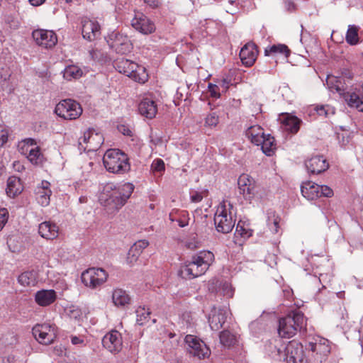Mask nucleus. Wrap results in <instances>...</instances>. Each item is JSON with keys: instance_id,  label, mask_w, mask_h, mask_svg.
Instances as JSON below:
<instances>
[{"instance_id": "58836bf2", "label": "nucleus", "mask_w": 363, "mask_h": 363, "mask_svg": "<svg viewBox=\"0 0 363 363\" xmlns=\"http://www.w3.org/2000/svg\"><path fill=\"white\" fill-rule=\"evenodd\" d=\"M359 28L354 25H350L346 33V42L352 45L359 43L358 37Z\"/></svg>"}, {"instance_id": "a19ab883", "label": "nucleus", "mask_w": 363, "mask_h": 363, "mask_svg": "<svg viewBox=\"0 0 363 363\" xmlns=\"http://www.w3.org/2000/svg\"><path fill=\"white\" fill-rule=\"evenodd\" d=\"M26 151H28L27 157L30 161V162L33 164H38L41 161L42 155L40 153L39 147L36 146V145H33L30 149L26 148Z\"/></svg>"}, {"instance_id": "052dcab7", "label": "nucleus", "mask_w": 363, "mask_h": 363, "mask_svg": "<svg viewBox=\"0 0 363 363\" xmlns=\"http://www.w3.org/2000/svg\"><path fill=\"white\" fill-rule=\"evenodd\" d=\"M29 3L33 6H38L42 5L45 0H28Z\"/></svg>"}, {"instance_id": "f3484780", "label": "nucleus", "mask_w": 363, "mask_h": 363, "mask_svg": "<svg viewBox=\"0 0 363 363\" xmlns=\"http://www.w3.org/2000/svg\"><path fill=\"white\" fill-rule=\"evenodd\" d=\"M132 26L143 34H150L155 30V24L143 13H137L131 21Z\"/></svg>"}, {"instance_id": "3c124183", "label": "nucleus", "mask_w": 363, "mask_h": 363, "mask_svg": "<svg viewBox=\"0 0 363 363\" xmlns=\"http://www.w3.org/2000/svg\"><path fill=\"white\" fill-rule=\"evenodd\" d=\"M9 211L6 208H0V230L4 228L8 221Z\"/></svg>"}, {"instance_id": "4c0bfd02", "label": "nucleus", "mask_w": 363, "mask_h": 363, "mask_svg": "<svg viewBox=\"0 0 363 363\" xmlns=\"http://www.w3.org/2000/svg\"><path fill=\"white\" fill-rule=\"evenodd\" d=\"M220 343L225 347L234 345L236 342V336L229 330H223L219 335Z\"/></svg>"}, {"instance_id": "a878e982", "label": "nucleus", "mask_w": 363, "mask_h": 363, "mask_svg": "<svg viewBox=\"0 0 363 363\" xmlns=\"http://www.w3.org/2000/svg\"><path fill=\"white\" fill-rule=\"evenodd\" d=\"M226 320V312L223 309L213 308L209 315L208 322L213 330H220Z\"/></svg>"}, {"instance_id": "f257e3e1", "label": "nucleus", "mask_w": 363, "mask_h": 363, "mask_svg": "<svg viewBox=\"0 0 363 363\" xmlns=\"http://www.w3.org/2000/svg\"><path fill=\"white\" fill-rule=\"evenodd\" d=\"M352 77L350 71L340 76L328 75L326 85L330 91L337 93L350 107L363 112V83L353 85Z\"/></svg>"}, {"instance_id": "72a5a7b5", "label": "nucleus", "mask_w": 363, "mask_h": 363, "mask_svg": "<svg viewBox=\"0 0 363 363\" xmlns=\"http://www.w3.org/2000/svg\"><path fill=\"white\" fill-rule=\"evenodd\" d=\"M278 54L283 55L285 57H287L290 54V50L284 44L273 45L266 48L264 50V55L266 56L277 55Z\"/></svg>"}, {"instance_id": "e433bc0d", "label": "nucleus", "mask_w": 363, "mask_h": 363, "mask_svg": "<svg viewBox=\"0 0 363 363\" xmlns=\"http://www.w3.org/2000/svg\"><path fill=\"white\" fill-rule=\"evenodd\" d=\"M18 283L23 286H33L37 283L36 274L34 272H25L18 277Z\"/></svg>"}, {"instance_id": "13d9d810", "label": "nucleus", "mask_w": 363, "mask_h": 363, "mask_svg": "<svg viewBox=\"0 0 363 363\" xmlns=\"http://www.w3.org/2000/svg\"><path fill=\"white\" fill-rule=\"evenodd\" d=\"M71 342L73 345H83L84 342L83 339L77 336L72 337Z\"/></svg>"}, {"instance_id": "4468645a", "label": "nucleus", "mask_w": 363, "mask_h": 363, "mask_svg": "<svg viewBox=\"0 0 363 363\" xmlns=\"http://www.w3.org/2000/svg\"><path fill=\"white\" fill-rule=\"evenodd\" d=\"M32 36L35 43L43 48L50 49L57 43V35L50 30H35L32 33Z\"/></svg>"}, {"instance_id": "774afa93", "label": "nucleus", "mask_w": 363, "mask_h": 363, "mask_svg": "<svg viewBox=\"0 0 363 363\" xmlns=\"http://www.w3.org/2000/svg\"><path fill=\"white\" fill-rule=\"evenodd\" d=\"M3 172H4V167L0 166V176L3 174Z\"/></svg>"}, {"instance_id": "a18cd8bd", "label": "nucleus", "mask_w": 363, "mask_h": 363, "mask_svg": "<svg viewBox=\"0 0 363 363\" xmlns=\"http://www.w3.org/2000/svg\"><path fill=\"white\" fill-rule=\"evenodd\" d=\"M279 221L280 218L277 216H275V215H273L272 217H269L267 225L273 233H278L279 228Z\"/></svg>"}, {"instance_id": "2eb2a0df", "label": "nucleus", "mask_w": 363, "mask_h": 363, "mask_svg": "<svg viewBox=\"0 0 363 363\" xmlns=\"http://www.w3.org/2000/svg\"><path fill=\"white\" fill-rule=\"evenodd\" d=\"M185 342L188 346L189 352L199 359H204L210 354V350L206 345L193 335H186Z\"/></svg>"}, {"instance_id": "20e7f679", "label": "nucleus", "mask_w": 363, "mask_h": 363, "mask_svg": "<svg viewBox=\"0 0 363 363\" xmlns=\"http://www.w3.org/2000/svg\"><path fill=\"white\" fill-rule=\"evenodd\" d=\"M214 262V255L210 251H201L194 255L180 269L186 279H194L203 275Z\"/></svg>"}, {"instance_id": "c03bdc74", "label": "nucleus", "mask_w": 363, "mask_h": 363, "mask_svg": "<svg viewBox=\"0 0 363 363\" xmlns=\"http://www.w3.org/2000/svg\"><path fill=\"white\" fill-rule=\"evenodd\" d=\"M33 145H36V143L35 142V140L32 138H27V139H25L24 140H23L22 142H21L18 144V147L22 154L28 155V151H26V148L30 149V147L32 146H33Z\"/></svg>"}, {"instance_id": "ea45409f", "label": "nucleus", "mask_w": 363, "mask_h": 363, "mask_svg": "<svg viewBox=\"0 0 363 363\" xmlns=\"http://www.w3.org/2000/svg\"><path fill=\"white\" fill-rule=\"evenodd\" d=\"M136 321L140 325H143L147 323L150 319V312L149 309L145 307L140 306L136 310Z\"/></svg>"}, {"instance_id": "a211bd4d", "label": "nucleus", "mask_w": 363, "mask_h": 363, "mask_svg": "<svg viewBox=\"0 0 363 363\" xmlns=\"http://www.w3.org/2000/svg\"><path fill=\"white\" fill-rule=\"evenodd\" d=\"M102 344L111 352H120L123 346L121 334L117 330H111L104 335Z\"/></svg>"}, {"instance_id": "4be33fe9", "label": "nucleus", "mask_w": 363, "mask_h": 363, "mask_svg": "<svg viewBox=\"0 0 363 363\" xmlns=\"http://www.w3.org/2000/svg\"><path fill=\"white\" fill-rule=\"evenodd\" d=\"M139 113L149 119H152L157 113V105L152 99L149 97L143 98L138 106Z\"/></svg>"}, {"instance_id": "6ab92c4d", "label": "nucleus", "mask_w": 363, "mask_h": 363, "mask_svg": "<svg viewBox=\"0 0 363 363\" xmlns=\"http://www.w3.org/2000/svg\"><path fill=\"white\" fill-rule=\"evenodd\" d=\"M82 33L84 39L92 41L101 35L100 26L96 21L84 18L82 21Z\"/></svg>"}, {"instance_id": "f704fd0d", "label": "nucleus", "mask_w": 363, "mask_h": 363, "mask_svg": "<svg viewBox=\"0 0 363 363\" xmlns=\"http://www.w3.org/2000/svg\"><path fill=\"white\" fill-rule=\"evenodd\" d=\"M169 216L171 221H177L181 228L186 227L189 225V213L185 211H176L175 213L171 212Z\"/></svg>"}, {"instance_id": "7ed1b4c3", "label": "nucleus", "mask_w": 363, "mask_h": 363, "mask_svg": "<svg viewBox=\"0 0 363 363\" xmlns=\"http://www.w3.org/2000/svg\"><path fill=\"white\" fill-rule=\"evenodd\" d=\"M134 188V185L129 182L121 184L106 183L99 194V201L107 210L118 211L127 203Z\"/></svg>"}, {"instance_id": "39448f33", "label": "nucleus", "mask_w": 363, "mask_h": 363, "mask_svg": "<svg viewBox=\"0 0 363 363\" xmlns=\"http://www.w3.org/2000/svg\"><path fill=\"white\" fill-rule=\"evenodd\" d=\"M306 318L300 311H292L279 320L278 334L281 338H291L298 331L305 329Z\"/></svg>"}, {"instance_id": "69168bd1", "label": "nucleus", "mask_w": 363, "mask_h": 363, "mask_svg": "<svg viewBox=\"0 0 363 363\" xmlns=\"http://www.w3.org/2000/svg\"><path fill=\"white\" fill-rule=\"evenodd\" d=\"M228 3L230 5H233L234 4H237V0H228Z\"/></svg>"}, {"instance_id": "5fc2aeb1", "label": "nucleus", "mask_w": 363, "mask_h": 363, "mask_svg": "<svg viewBox=\"0 0 363 363\" xmlns=\"http://www.w3.org/2000/svg\"><path fill=\"white\" fill-rule=\"evenodd\" d=\"M203 195L202 192L194 191L191 194L190 199L193 203H199L202 201Z\"/></svg>"}, {"instance_id": "79ce46f5", "label": "nucleus", "mask_w": 363, "mask_h": 363, "mask_svg": "<svg viewBox=\"0 0 363 363\" xmlns=\"http://www.w3.org/2000/svg\"><path fill=\"white\" fill-rule=\"evenodd\" d=\"M220 86L225 91L228 88V83L225 79L220 82L218 85L213 84L211 83L208 84V91L212 97L219 98L220 96Z\"/></svg>"}, {"instance_id": "c85d7f7f", "label": "nucleus", "mask_w": 363, "mask_h": 363, "mask_svg": "<svg viewBox=\"0 0 363 363\" xmlns=\"http://www.w3.org/2000/svg\"><path fill=\"white\" fill-rule=\"evenodd\" d=\"M23 190V185L21 179L15 176L9 177L6 192L8 196L15 198L18 196Z\"/></svg>"}, {"instance_id": "f03ea898", "label": "nucleus", "mask_w": 363, "mask_h": 363, "mask_svg": "<svg viewBox=\"0 0 363 363\" xmlns=\"http://www.w3.org/2000/svg\"><path fill=\"white\" fill-rule=\"evenodd\" d=\"M308 357L306 358L303 347L296 342H290L285 348V361L287 363H322L330 352L328 340L323 337L314 339L308 343Z\"/></svg>"}, {"instance_id": "6e6552de", "label": "nucleus", "mask_w": 363, "mask_h": 363, "mask_svg": "<svg viewBox=\"0 0 363 363\" xmlns=\"http://www.w3.org/2000/svg\"><path fill=\"white\" fill-rule=\"evenodd\" d=\"M232 204L225 201L218 205L214 216L215 226L218 232L228 233L233 230L235 220L232 217Z\"/></svg>"}, {"instance_id": "cd10ccee", "label": "nucleus", "mask_w": 363, "mask_h": 363, "mask_svg": "<svg viewBox=\"0 0 363 363\" xmlns=\"http://www.w3.org/2000/svg\"><path fill=\"white\" fill-rule=\"evenodd\" d=\"M149 245V242L146 240H140L135 242L133 245L130 248L127 260L129 263H135L143 251Z\"/></svg>"}, {"instance_id": "ddd939ff", "label": "nucleus", "mask_w": 363, "mask_h": 363, "mask_svg": "<svg viewBox=\"0 0 363 363\" xmlns=\"http://www.w3.org/2000/svg\"><path fill=\"white\" fill-rule=\"evenodd\" d=\"M107 42L111 48L118 54H127L132 50V43L128 37L118 32L112 33Z\"/></svg>"}, {"instance_id": "bf43d9fd", "label": "nucleus", "mask_w": 363, "mask_h": 363, "mask_svg": "<svg viewBox=\"0 0 363 363\" xmlns=\"http://www.w3.org/2000/svg\"><path fill=\"white\" fill-rule=\"evenodd\" d=\"M81 315H82L81 311L77 308L70 311V316L72 318L77 319L79 317H80Z\"/></svg>"}, {"instance_id": "f8f14e48", "label": "nucleus", "mask_w": 363, "mask_h": 363, "mask_svg": "<svg viewBox=\"0 0 363 363\" xmlns=\"http://www.w3.org/2000/svg\"><path fill=\"white\" fill-rule=\"evenodd\" d=\"M32 332L35 340L43 345L52 343L56 337L55 326L48 323L35 325Z\"/></svg>"}, {"instance_id": "5701e85b", "label": "nucleus", "mask_w": 363, "mask_h": 363, "mask_svg": "<svg viewBox=\"0 0 363 363\" xmlns=\"http://www.w3.org/2000/svg\"><path fill=\"white\" fill-rule=\"evenodd\" d=\"M57 293L53 289H41L35 294V303L43 307L52 304L57 299Z\"/></svg>"}, {"instance_id": "9b49d317", "label": "nucleus", "mask_w": 363, "mask_h": 363, "mask_svg": "<svg viewBox=\"0 0 363 363\" xmlns=\"http://www.w3.org/2000/svg\"><path fill=\"white\" fill-rule=\"evenodd\" d=\"M108 278L107 272L101 268H89L81 276L82 283L87 287L96 289L105 283Z\"/></svg>"}, {"instance_id": "1a4fd4ad", "label": "nucleus", "mask_w": 363, "mask_h": 363, "mask_svg": "<svg viewBox=\"0 0 363 363\" xmlns=\"http://www.w3.org/2000/svg\"><path fill=\"white\" fill-rule=\"evenodd\" d=\"M55 112L65 120H74L82 115V108L76 101L68 99L60 101L55 106Z\"/></svg>"}, {"instance_id": "09e8293b", "label": "nucleus", "mask_w": 363, "mask_h": 363, "mask_svg": "<svg viewBox=\"0 0 363 363\" xmlns=\"http://www.w3.org/2000/svg\"><path fill=\"white\" fill-rule=\"evenodd\" d=\"M151 168L154 172H161L164 170V162L162 159H156L152 162Z\"/></svg>"}, {"instance_id": "bb28decb", "label": "nucleus", "mask_w": 363, "mask_h": 363, "mask_svg": "<svg viewBox=\"0 0 363 363\" xmlns=\"http://www.w3.org/2000/svg\"><path fill=\"white\" fill-rule=\"evenodd\" d=\"M111 297L113 303L118 308H125L131 302V298L128 292L120 288L113 289Z\"/></svg>"}, {"instance_id": "de8ad7c7", "label": "nucleus", "mask_w": 363, "mask_h": 363, "mask_svg": "<svg viewBox=\"0 0 363 363\" xmlns=\"http://www.w3.org/2000/svg\"><path fill=\"white\" fill-rule=\"evenodd\" d=\"M318 115L328 116L330 113L333 114L334 110L328 105H318L314 108Z\"/></svg>"}, {"instance_id": "473e14b6", "label": "nucleus", "mask_w": 363, "mask_h": 363, "mask_svg": "<svg viewBox=\"0 0 363 363\" xmlns=\"http://www.w3.org/2000/svg\"><path fill=\"white\" fill-rule=\"evenodd\" d=\"M263 140L264 141H261L259 145L262 152L267 156L272 155L277 148V145L275 143L274 137L271 136L269 134H267L264 135Z\"/></svg>"}, {"instance_id": "4d7b16f0", "label": "nucleus", "mask_w": 363, "mask_h": 363, "mask_svg": "<svg viewBox=\"0 0 363 363\" xmlns=\"http://www.w3.org/2000/svg\"><path fill=\"white\" fill-rule=\"evenodd\" d=\"M145 4L152 9L157 8L160 5V0H143Z\"/></svg>"}, {"instance_id": "b1692460", "label": "nucleus", "mask_w": 363, "mask_h": 363, "mask_svg": "<svg viewBox=\"0 0 363 363\" xmlns=\"http://www.w3.org/2000/svg\"><path fill=\"white\" fill-rule=\"evenodd\" d=\"M38 233L44 239L54 240L58 237L59 227L51 221H44L39 224Z\"/></svg>"}, {"instance_id": "393cba45", "label": "nucleus", "mask_w": 363, "mask_h": 363, "mask_svg": "<svg viewBox=\"0 0 363 363\" xmlns=\"http://www.w3.org/2000/svg\"><path fill=\"white\" fill-rule=\"evenodd\" d=\"M35 194L36 199L41 206H48L50 203V197L52 194L50 182L42 181L41 184L36 188Z\"/></svg>"}, {"instance_id": "338daca9", "label": "nucleus", "mask_w": 363, "mask_h": 363, "mask_svg": "<svg viewBox=\"0 0 363 363\" xmlns=\"http://www.w3.org/2000/svg\"><path fill=\"white\" fill-rule=\"evenodd\" d=\"M79 201H80V203H84L86 201V197H80Z\"/></svg>"}, {"instance_id": "680f3d73", "label": "nucleus", "mask_w": 363, "mask_h": 363, "mask_svg": "<svg viewBox=\"0 0 363 363\" xmlns=\"http://www.w3.org/2000/svg\"><path fill=\"white\" fill-rule=\"evenodd\" d=\"M89 55L93 60H96L97 58L96 51L94 50H91L89 51Z\"/></svg>"}, {"instance_id": "7c9ffc66", "label": "nucleus", "mask_w": 363, "mask_h": 363, "mask_svg": "<svg viewBox=\"0 0 363 363\" xmlns=\"http://www.w3.org/2000/svg\"><path fill=\"white\" fill-rule=\"evenodd\" d=\"M266 134L263 128L258 125H252L246 130V136L255 145L259 146L261 141H264L263 138Z\"/></svg>"}, {"instance_id": "37998d69", "label": "nucleus", "mask_w": 363, "mask_h": 363, "mask_svg": "<svg viewBox=\"0 0 363 363\" xmlns=\"http://www.w3.org/2000/svg\"><path fill=\"white\" fill-rule=\"evenodd\" d=\"M235 235H240L244 239L248 238L252 235V230L245 227V224L240 221L238 223L235 229Z\"/></svg>"}, {"instance_id": "c9c22d12", "label": "nucleus", "mask_w": 363, "mask_h": 363, "mask_svg": "<svg viewBox=\"0 0 363 363\" xmlns=\"http://www.w3.org/2000/svg\"><path fill=\"white\" fill-rule=\"evenodd\" d=\"M63 77L67 81L77 79L83 75V71L77 65H69L63 71Z\"/></svg>"}, {"instance_id": "9d476101", "label": "nucleus", "mask_w": 363, "mask_h": 363, "mask_svg": "<svg viewBox=\"0 0 363 363\" xmlns=\"http://www.w3.org/2000/svg\"><path fill=\"white\" fill-rule=\"evenodd\" d=\"M103 135L93 128H89L79 138V149L83 151H96L104 143Z\"/></svg>"}, {"instance_id": "8fccbe9b", "label": "nucleus", "mask_w": 363, "mask_h": 363, "mask_svg": "<svg viewBox=\"0 0 363 363\" xmlns=\"http://www.w3.org/2000/svg\"><path fill=\"white\" fill-rule=\"evenodd\" d=\"M319 198L321 196L331 197L333 195V191L326 185H319Z\"/></svg>"}, {"instance_id": "0e129e2a", "label": "nucleus", "mask_w": 363, "mask_h": 363, "mask_svg": "<svg viewBox=\"0 0 363 363\" xmlns=\"http://www.w3.org/2000/svg\"><path fill=\"white\" fill-rule=\"evenodd\" d=\"M123 129H124V130H123V133L124 135H130V133H131V132H130V130H126L125 129V127H123Z\"/></svg>"}, {"instance_id": "aec40b11", "label": "nucleus", "mask_w": 363, "mask_h": 363, "mask_svg": "<svg viewBox=\"0 0 363 363\" xmlns=\"http://www.w3.org/2000/svg\"><path fill=\"white\" fill-rule=\"evenodd\" d=\"M258 55L257 45L253 43H247L241 49L240 57L242 63L246 67L254 65Z\"/></svg>"}, {"instance_id": "49530a36", "label": "nucleus", "mask_w": 363, "mask_h": 363, "mask_svg": "<svg viewBox=\"0 0 363 363\" xmlns=\"http://www.w3.org/2000/svg\"><path fill=\"white\" fill-rule=\"evenodd\" d=\"M219 122V117L216 113H210L205 118V125L207 127H216Z\"/></svg>"}, {"instance_id": "6e6d98bb", "label": "nucleus", "mask_w": 363, "mask_h": 363, "mask_svg": "<svg viewBox=\"0 0 363 363\" xmlns=\"http://www.w3.org/2000/svg\"><path fill=\"white\" fill-rule=\"evenodd\" d=\"M10 77H11V72H10L9 68H7V67H5V68L2 67L0 69V78L3 81L6 82V81L9 80Z\"/></svg>"}, {"instance_id": "412c9836", "label": "nucleus", "mask_w": 363, "mask_h": 363, "mask_svg": "<svg viewBox=\"0 0 363 363\" xmlns=\"http://www.w3.org/2000/svg\"><path fill=\"white\" fill-rule=\"evenodd\" d=\"M305 164L308 172L313 174H320L327 170L329 167V164L327 160L323 156L320 155L311 157L306 161Z\"/></svg>"}, {"instance_id": "0eeeda50", "label": "nucleus", "mask_w": 363, "mask_h": 363, "mask_svg": "<svg viewBox=\"0 0 363 363\" xmlns=\"http://www.w3.org/2000/svg\"><path fill=\"white\" fill-rule=\"evenodd\" d=\"M114 66L120 73H123L139 83L143 84L148 79V75L144 67L140 66L128 59H117L114 62Z\"/></svg>"}, {"instance_id": "c756f323", "label": "nucleus", "mask_w": 363, "mask_h": 363, "mask_svg": "<svg viewBox=\"0 0 363 363\" xmlns=\"http://www.w3.org/2000/svg\"><path fill=\"white\" fill-rule=\"evenodd\" d=\"M281 124L284 128L291 133H296L300 128L301 121L294 116H291L289 113L282 114Z\"/></svg>"}, {"instance_id": "e2e57ef3", "label": "nucleus", "mask_w": 363, "mask_h": 363, "mask_svg": "<svg viewBox=\"0 0 363 363\" xmlns=\"http://www.w3.org/2000/svg\"><path fill=\"white\" fill-rule=\"evenodd\" d=\"M357 157H358V159H359L360 161H362V162H363V150H362V151L359 153V155H358Z\"/></svg>"}, {"instance_id": "2f4dec72", "label": "nucleus", "mask_w": 363, "mask_h": 363, "mask_svg": "<svg viewBox=\"0 0 363 363\" xmlns=\"http://www.w3.org/2000/svg\"><path fill=\"white\" fill-rule=\"evenodd\" d=\"M319 185L312 182H306L301 186V194L308 200L319 198Z\"/></svg>"}, {"instance_id": "603ef678", "label": "nucleus", "mask_w": 363, "mask_h": 363, "mask_svg": "<svg viewBox=\"0 0 363 363\" xmlns=\"http://www.w3.org/2000/svg\"><path fill=\"white\" fill-rule=\"evenodd\" d=\"M8 138L9 130L6 128L0 126V147L4 146L8 140Z\"/></svg>"}, {"instance_id": "423d86ee", "label": "nucleus", "mask_w": 363, "mask_h": 363, "mask_svg": "<svg viewBox=\"0 0 363 363\" xmlns=\"http://www.w3.org/2000/svg\"><path fill=\"white\" fill-rule=\"evenodd\" d=\"M106 169L113 174H123L130 169L129 158L118 149L108 150L103 157Z\"/></svg>"}, {"instance_id": "864d4df0", "label": "nucleus", "mask_w": 363, "mask_h": 363, "mask_svg": "<svg viewBox=\"0 0 363 363\" xmlns=\"http://www.w3.org/2000/svg\"><path fill=\"white\" fill-rule=\"evenodd\" d=\"M222 290H223V293L224 296H225L228 298L233 297V294H234V290L229 284L225 283L223 285Z\"/></svg>"}, {"instance_id": "dca6fc26", "label": "nucleus", "mask_w": 363, "mask_h": 363, "mask_svg": "<svg viewBox=\"0 0 363 363\" xmlns=\"http://www.w3.org/2000/svg\"><path fill=\"white\" fill-rule=\"evenodd\" d=\"M239 192L245 200L251 201L256 193V183L252 177L246 174H241L238 180Z\"/></svg>"}]
</instances>
